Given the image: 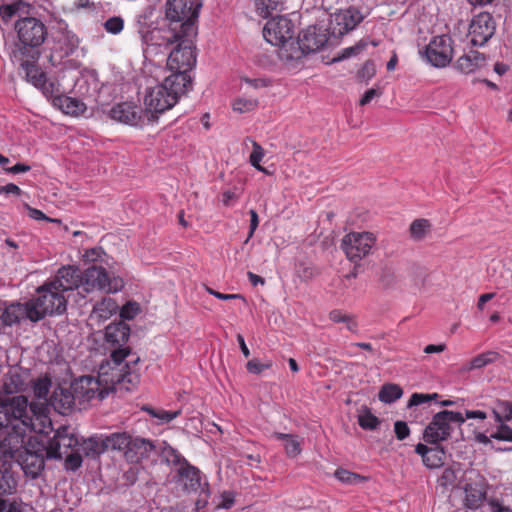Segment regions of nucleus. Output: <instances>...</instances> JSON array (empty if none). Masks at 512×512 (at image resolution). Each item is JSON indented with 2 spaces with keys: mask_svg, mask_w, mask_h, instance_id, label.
<instances>
[{
  "mask_svg": "<svg viewBox=\"0 0 512 512\" xmlns=\"http://www.w3.org/2000/svg\"><path fill=\"white\" fill-rule=\"evenodd\" d=\"M131 437L127 432H116L104 436L106 450L121 451L124 454L128 449Z\"/></svg>",
  "mask_w": 512,
  "mask_h": 512,
  "instance_id": "nucleus-29",
  "label": "nucleus"
},
{
  "mask_svg": "<svg viewBox=\"0 0 512 512\" xmlns=\"http://www.w3.org/2000/svg\"><path fill=\"white\" fill-rule=\"evenodd\" d=\"M50 388H51L50 378H48L47 376L38 378L32 386L33 394L36 399L32 400L31 402H42V403L44 402L49 405L48 395H49Z\"/></svg>",
  "mask_w": 512,
  "mask_h": 512,
  "instance_id": "nucleus-32",
  "label": "nucleus"
},
{
  "mask_svg": "<svg viewBox=\"0 0 512 512\" xmlns=\"http://www.w3.org/2000/svg\"><path fill=\"white\" fill-rule=\"evenodd\" d=\"M74 392L84 400L98 398L104 399L108 394L107 389L100 388V380L90 376H82L73 384Z\"/></svg>",
  "mask_w": 512,
  "mask_h": 512,
  "instance_id": "nucleus-21",
  "label": "nucleus"
},
{
  "mask_svg": "<svg viewBox=\"0 0 512 512\" xmlns=\"http://www.w3.org/2000/svg\"><path fill=\"white\" fill-rule=\"evenodd\" d=\"M29 303L25 304H11L6 308H0V319L3 324L11 326L18 323L23 318H28Z\"/></svg>",
  "mask_w": 512,
  "mask_h": 512,
  "instance_id": "nucleus-25",
  "label": "nucleus"
},
{
  "mask_svg": "<svg viewBox=\"0 0 512 512\" xmlns=\"http://www.w3.org/2000/svg\"><path fill=\"white\" fill-rule=\"evenodd\" d=\"M491 438L501 441H512V428L502 422L497 431L491 434Z\"/></svg>",
  "mask_w": 512,
  "mask_h": 512,
  "instance_id": "nucleus-52",
  "label": "nucleus"
},
{
  "mask_svg": "<svg viewBox=\"0 0 512 512\" xmlns=\"http://www.w3.org/2000/svg\"><path fill=\"white\" fill-rule=\"evenodd\" d=\"M258 106V100L254 98H238L233 104V110L239 113H246L253 111Z\"/></svg>",
  "mask_w": 512,
  "mask_h": 512,
  "instance_id": "nucleus-45",
  "label": "nucleus"
},
{
  "mask_svg": "<svg viewBox=\"0 0 512 512\" xmlns=\"http://www.w3.org/2000/svg\"><path fill=\"white\" fill-rule=\"evenodd\" d=\"M169 42H178L177 46L170 52L167 59V66L172 74H181L185 77V86L191 87V77L188 74L196 64V55L191 37L175 39L168 37Z\"/></svg>",
  "mask_w": 512,
  "mask_h": 512,
  "instance_id": "nucleus-8",
  "label": "nucleus"
},
{
  "mask_svg": "<svg viewBox=\"0 0 512 512\" xmlns=\"http://www.w3.org/2000/svg\"><path fill=\"white\" fill-rule=\"evenodd\" d=\"M207 292L220 300L243 299V296L240 294H224L212 288H207Z\"/></svg>",
  "mask_w": 512,
  "mask_h": 512,
  "instance_id": "nucleus-59",
  "label": "nucleus"
},
{
  "mask_svg": "<svg viewBox=\"0 0 512 512\" xmlns=\"http://www.w3.org/2000/svg\"><path fill=\"white\" fill-rule=\"evenodd\" d=\"M142 410L147 412L151 417L157 418L160 424L169 423L181 414V410L167 411L164 409H155L150 406H144Z\"/></svg>",
  "mask_w": 512,
  "mask_h": 512,
  "instance_id": "nucleus-37",
  "label": "nucleus"
},
{
  "mask_svg": "<svg viewBox=\"0 0 512 512\" xmlns=\"http://www.w3.org/2000/svg\"><path fill=\"white\" fill-rule=\"evenodd\" d=\"M362 13L355 7H349L334 14L331 21L332 33L344 35L353 30L363 20Z\"/></svg>",
  "mask_w": 512,
  "mask_h": 512,
  "instance_id": "nucleus-19",
  "label": "nucleus"
},
{
  "mask_svg": "<svg viewBox=\"0 0 512 512\" xmlns=\"http://www.w3.org/2000/svg\"><path fill=\"white\" fill-rule=\"evenodd\" d=\"M55 105H58L64 113L70 115L83 113L86 108L83 102L66 95L58 97Z\"/></svg>",
  "mask_w": 512,
  "mask_h": 512,
  "instance_id": "nucleus-31",
  "label": "nucleus"
},
{
  "mask_svg": "<svg viewBox=\"0 0 512 512\" xmlns=\"http://www.w3.org/2000/svg\"><path fill=\"white\" fill-rule=\"evenodd\" d=\"M453 40L449 35L433 37L426 46L424 55L426 60L435 67L447 66L453 58Z\"/></svg>",
  "mask_w": 512,
  "mask_h": 512,
  "instance_id": "nucleus-12",
  "label": "nucleus"
},
{
  "mask_svg": "<svg viewBox=\"0 0 512 512\" xmlns=\"http://www.w3.org/2000/svg\"><path fill=\"white\" fill-rule=\"evenodd\" d=\"M381 91L375 88L368 89L359 101L361 106L369 104L375 97L381 95Z\"/></svg>",
  "mask_w": 512,
  "mask_h": 512,
  "instance_id": "nucleus-58",
  "label": "nucleus"
},
{
  "mask_svg": "<svg viewBox=\"0 0 512 512\" xmlns=\"http://www.w3.org/2000/svg\"><path fill=\"white\" fill-rule=\"evenodd\" d=\"M189 90L185 86V77L181 74H171L164 81L148 90L144 98L146 110L154 113H163L171 109Z\"/></svg>",
  "mask_w": 512,
  "mask_h": 512,
  "instance_id": "nucleus-6",
  "label": "nucleus"
},
{
  "mask_svg": "<svg viewBox=\"0 0 512 512\" xmlns=\"http://www.w3.org/2000/svg\"><path fill=\"white\" fill-rule=\"evenodd\" d=\"M303 443V439H300L297 435H291V437L284 443V449L288 457L295 458L298 456L301 451V445Z\"/></svg>",
  "mask_w": 512,
  "mask_h": 512,
  "instance_id": "nucleus-44",
  "label": "nucleus"
},
{
  "mask_svg": "<svg viewBox=\"0 0 512 512\" xmlns=\"http://www.w3.org/2000/svg\"><path fill=\"white\" fill-rule=\"evenodd\" d=\"M452 423L458 426L464 423L463 414L449 410L436 413L423 432V440L428 444L446 441L453 430Z\"/></svg>",
  "mask_w": 512,
  "mask_h": 512,
  "instance_id": "nucleus-9",
  "label": "nucleus"
},
{
  "mask_svg": "<svg viewBox=\"0 0 512 512\" xmlns=\"http://www.w3.org/2000/svg\"><path fill=\"white\" fill-rule=\"evenodd\" d=\"M81 450L85 456L96 458L106 450L104 436H93L84 440L81 444Z\"/></svg>",
  "mask_w": 512,
  "mask_h": 512,
  "instance_id": "nucleus-28",
  "label": "nucleus"
},
{
  "mask_svg": "<svg viewBox=\"0 0 512 512\" xmlns=\"http://www.w3.org/2000/svg\"><path fill=\"white\" fill-rule=\"evenodd\" d=\"M493 414L498 423L510 421L512 419V403L508 401L498 402L493 409Z\"/></svg>",
  "mask_w": 512,
  "mask_h": 512,
  "instance_id": "nucleus-39",
  "label": "nucleus"
},
{
  "mask_svg": "<svg viewBox=\"0 0 512 512\" xmlns=\"http://www.w3.org/2000/svg\"><path fill=\"white\" fill-rule=\"evenodd\" d=\"M156 453V445L153 441L142 437H131L124 458L128 463L138 464L148 460Z\"/></svg>",
  "mask_w": 512,
  "mask_h": 512,
  "instance_id": "nucleus-18",
  "label": "nucleus"
},
{
  "mask_svg": "<svg viewBox=\"0 0 512 512\" xmlns=\"http://www.w3.org/2000/svg\"><path fill=\"white\" fill-rule=\"evenodd\" d=\"M25 72L26 80L37 89L43 85L46 73L37 65L38 60H14Z\"/></svg>",
  "mask_w": 512,
  "mask_h": 512,
  "instance_id": "nucleus-26",
  "label": "nucleus"
},
{
  "mask_svg": "<svg viewBox=\"0 0 512 512\" xmlns=\"http://www.w3.org/2000/svg\"><path fill=\"white\" fill-rule=\"evenodd\" d=\"M374 73L375 67L374 64L370 61H367L359 72L361 77H366L367 79H370L374 75Z\"/></svg>",
  "mask_w": 512,
  "mask_h": 512,
  "instance_id": "nucleus-63",
  "label": "nucleus"
},
{
  "mask_svg": "<svg viewBox=\"0 0 512 512\" xmlns=\"http://www.w3.org/2000/svg\"><path fill=\"white\" fill-rule=\"evenodd\" d=\"M376 242V237L370 232H352L344 236L342 247L347 258L357 263L367 256Z\"/></svg>",
  "mask_w": 512,
  "mask_h": 512,
  "instance_id": "nucleus-11",
  "label": "nucleus"
},
{
  "mask_svg": "<svg viewBox=\"0 0 512 512\" xmlns=\"http://www.w3.org/2000/svg\"><path fill=\"white\" fill-rule=\"evenodd\" d=\"M104 28L108 33L119 34L124 28V20L119 16L111 17L105 21Z\"/></svg>",
  "mask_w": 512,
  "mask_h": 512,
  "instance_id": "nucleus-48",
  "label": "nucleus"
},
{
  "mask_svg": "<svg viewBox=\"0 0 512 512\" xmlns=\"http://www.w3.org/2000/svg\"><path fill=\"white\" fill-rule=\"evenodd\" d=\"M17 481L7 468H4L0 478V491L2 494L11 495L16 491Z\"/></svg>",
  "mask_w": 512,
  "mask_h": 512,
  "instance_id": "nucleus-41",
  "label": "nucleus"
},
{
  "mask_svg": "<svg viewBox=\"0 0 512 512\" xmlns=\"http://www.w3.org/2000/svg\"><path fill=\"white\" fill-rule=\"evenodd\" d=\"M430 230L431 223L424 218L414 220L409 227L410 236L415 241L423 240Z\"/></svg>",
  "mask_w": 512,
  "mask_h": 512,
  "instance_id": "nucleus-33",
  "label": "nucleus"
},
{
  "mask_svg": "<svg viewBox=\"0 0 512 512\" xmlns=\"http://www.w3.org/2000/svg\"><path fill=\"white\" fill-rule=\"evenodd\" d=\"M328 41L325 31L316 25L309 26L299 36V45L302 51L315 52L321 49Z\"/></svg>",
  "mask_w": 512,
  "mask_h": 512,
  "instance_id": "nucleus-22",
  "label": "nucleus"
},
{
  "mask_svg": "<svg viewBox=\"0 0 512 512\" xmlns=\"http://www.w3.org/2000/svg\"><path fill=\"white\" fill-rule=\"evenodd\" d=\"M50 405L29 402L24 395L0 397V444H23L28 433H47L52 429Z\"/></svg>",
  "mask_w": 512,
  "mask_h": 512,
  "instance_id": "nucleus-1",
  "label": "nucleus"
},
{
  "mask_svg": "<svg viewBox=\"0 0 512 512\" xmlns=\"http://www.w3.org/2000/svg\"><path fill=\"white\" fill-rule=\"evenodd\" d=\"M26 387V378L17 367H12L4 376L3 390L6 394L21 392Z\"/></svg>",
  "mask_w": 512,
  "mask_h": 512,
  "instance_id": "nucleus-24",
  "label": "nucleus"
},
{
  "mask_svg": "<svg viewBox=\"0 0 512 512\" xmlns=\"http://www.w3.org/2000/svg\"><path fill=\"white\" fill-rule=\"evenodd\" d=\"M199 8L198 0H167L165 16L172 38L181 39L196 34Z\"/></svg>",
  "mask_w": 512,
  "mask_h": 512,
  "instance_id": "nucleus-5",
  "label": "nucleus"
},
{
  "mask_svg": "<svg viewBox=\"0 0 512 512\" xmlns=\"http://www.w3.org/2000/svg\"><path fill=\"white\" fill-rule=\"evenodd\" d=\"M358 423L362 429L374 430L379 426L380 420L378 419V417H376L374 414H372L370 409L366 408L358 416Z\"/></svg>",
  "mask_w": 512,
  "mask_h": 512,
  "instance_id": "nucleus-40",
  "label": "nucleus"
},
{
  "mask_svg": "<svg viewBox=\"0 0 512 512\" xmlns=\"http://www.w3.org/2000/svg\"><path fill=\"white\" fill-rule=\"evenodd\" d=\"M28 303V319L37 322L46 315L63 313L67 300L63 293L47 283L38 289V296Z\"/></svg>",
  "mask_w": 512,
  "mask_h": 512,
  "instance_id": "nucleus-7",
  "label": "nucleus"
},
{
  "mask_svg": "<svg viewBox=\"0 0 512 512\" xmlns=\"http://www.w3.org/2000/svg\"><path fill=\"white\" fill-rule=\"evenodd\" d=\"M263 157V148L257 142H253V150L249 158L251 165L255 167L257 170H263V166L260 165V162L263 159Z\"/></svg>",
  "mask_w": 512,
  "mask_h": 512,
  "instance_id": "nucleus-50",
  "label": "nucleus"
},
{
  "mask_svg": "<svg viewBox=\"0 0 512 512\" xmlns=\"http://www.w3.org/2000/svg\"><path fill=\"white\" fill-rule=\"evenodd\" d=\"M255 11L258 16L268 18L281 5V0H255Z\"/></svg>",
  "mask_w": 512,
  "mask_h": 512,
  "instance_id": "nucleus-36",
  "label": "nucleus"
},
{
  "mask_svg": "<svg viewBox=\"0 0 512 512\" xmlns=\"http://www.w3.org/2000/svg\"><path fill=\"white\" fill-rule=\"evenodd\" d=\"M142 115L143 110L132 102L116 104L110 110L111 119L131 126H138L142 122Z\"/></svg>",
  "mask_w": 512,
  "mask_h": 512,
  "instance_id": "nucleus-20",
  "label": "nucleus"
},
{
  "mask_svg": "<svg viewBox=\"0 0 512 512\" xmlns=\"http://www.w3.org/2000/svg\"><path fill=\"white\" fill-rule=\"evenodd\" d=\"M66 455V458H65V469L66 470H70V471H76L77 469H79L82 465V457L81 455L78 453V452H71V453H67L65 454Z\"/></svg>",
  "mask_w": 512,
  "mask_h": 512,
  "instance_id": "nucleus-49",
  "label": "nucleus"
},
{
  "mask_svg": "<svg viewBox=\"0 0 512 512\" xmlns=\"http://www.w3.org/2000/svg\"><path fill=\"white\" fill-rule=\"evenodd\" d=\"M438 396L437 393L433 394H423V393H413L409 400V406H417L426 402L435 399Z\"/></svg>",
  "mask_w": 512,
  "mask_h": 512,
  "instance_id": "nucleus-54",
  "label": "nucleus"
},
{
  "mask_svg": "<svg viewBox=\"0 0 512 512\" xmlns=\"http://www.w3.org/2000/svg\"><path fill=\"white\" fill-rule=\"evenodd\" d=\"M403 394L400 386L397 384H384L378 394V398L381 402L392 403L398 400Z\"/></svg>",
  "mask_w": 512,
  "mask_h": 512,
  "instance_id": "nucleus-35",
  "label": "nucleus"
},
{
  "mask_svg": "<svg viewBox=\"0 0 512 512\" xmlns=\"http://www.w3.org/2000/svg\"><path fill=\"white\" fill-rule=\"evenodd\" d=\"M59 86H60L59 83L48 81L47 76H46L43 81V85L40 86L38 89L41 90V92L47 98H53L54 104H55V103H57V98L62 96Z\"/></svg>",
  "mask_w": 512,
  "mask_h": 512,
  "instance_id": "nucleus-46",
  "label": "nucleus"
},
{
  "mask_svg": "<svg viewBox=\"0 0 512 512\" xmlns=\"http://www.w3.org/2000/svg\"><path fill=\"white\" fill-rule=\"evenodd\" d=\"M130 336V328L124 322L109 324L105 329V340L111 346L115 347L111 351V367L110 377L104 378L106 383L110 382L111 389L131 391L140 382V374L136 370L139 358L130 363L123 364L125 358L130 354V348L124 347Z\"/></svg>",
  "mask_w": 512,
  "mask_h": 512,
  "instance_id": "nucleus-2",
  "label": "nucleus"
},
{
  "mask_svg": "<svg viewBox=\"0 0 512 512\" xmlns=\"http://www.w3.org/2000/svg\"><path fill=\"white\" fill-rule=\"evenodd\" d=\"M272 367V362L269 361V362H266V363H261L259 360L257 359H252V360H249L246 364V368H247V371L249 373H252V374H260L262 373L265 369H269Z\"/></svg>",
  "mask_w": 512,
  "mask_h": 512,
  "instance_id": "nucleus-53",
  "label": "nucleus"
},
{
  "mask_svg": "<svg viewBox=\"0 0 512 512\" xmlns=\"http://www.w3.org/2000/svg\"><path fill=\"white\" fill-rule=\"evenodd\" d=\"M334 475L340 482L351 485L361 484L368 480L367 477L346 469H337Z\"/></svg>",
  "mask_w": 512,
  "mask_h": 512,
  "instance_id": "nucleus-38",
  "label": "nucleus"
},
{
  "mask_svg": "<svg viewBox=\"0 0 512 512\" xmlns=\"http://www.w3.org/2000/svg\"><path fill=\"white\" fill-rule=\"evenodd\" d=\"M138 312L139 305L136 302H128L122 307L120 315L125 319H132L137 315Z\"/></svg>",
  "mask_w": 512,
  "mask_h": 512,
  "instance_id": "nucleus-57",
  "label": "nucleus"
},
{
  "mask_svg": "<svg viewBox=\"0 0 512 512\" xmlns=\"http://www.w3.org/2000/svg\"><path fill=\"white\" fill-rule=\"evenodd\" d=\"M445 451L442 447L436 446L430 448L426 457L423 459V464L429 468H439L444 464Z\"/></svg>",
  "mask_w": 512,
  "mask_h": 512,
  "instance_id": "nucleus-34",
  "label": "nucleus"
},
{
  "mask_svg": "<svg viewBox=\"0 0 512 512\" xmlns=\"http://www.w3.org/2000/svg\"><path fill=\"white\" fill-rule=\"evenodd\" d=\"M366 47H367V43L365 41L361 40L351 47L344 48L341 51V53L333 59V61L337 62V61H341V60L350 58L352 56H356L360 52H362Z\"/></svg>",
  "mask_w": 512,
  "mask_h": 512,
  "instance_id": "nucleus-47",
  "label": "nucleus"
},
{
  "mask_svg": "<svg viewBox=\"0 0 512 512\" xmlns=\"http://www.w3.org/2000/svg\"><path fill=\"white\" fill-rule=\"evenodd\" d=\"M163 456L169 463L177 468L178 483L187 492H196L201 486V471L191 465L181 454L171 446H166L162 450Z\"/></svg>",
  "mask_w": 512,
  "mask_h": 512,
  "instance_id": "nucleus-10",
  "label": "nucleus"
},
{
  "mask_svg": "<svg viewBox=\"0 0 512 512\" xmlns=\"http://www.w3.org/2000/svg\"><path fill=\"white\" fill-rule=\"evenodd\" d=\"M17 42L12 51V60H39L41 56L40 47L48 36L46 25L36 17H21L15 24Z\"/></svg>",
  "mask_w": 512,
  "mask_h": 512,
  "instance_id": "nucleus-4",
  "label": "nucleus"
},
{
  "mask_svg": "<svg viewBox=\"0 0 512 512\" xmlns=\"http://www.w3.org/2000/svg\"><path fill=\"white\" fill-rule=\"evenodd\" d=\"M0 193L13 194L15 196H20L22 191L16 184L9 183L7 185L0 186Z\"/></svg>",
  "mask_w": 512,
  "mask_h": 512,
  "instance_id": "nucleus-61",
  "label": "nucleus"
},
{
  "mask_svg": "<svg viewBox=\"0 0 512 512\" xmlns=\"http://www.w3.org/2000/svg\"><path fill=\"white\" fill-rule=\"evenodd\" d=\"M49 284L63 294L80 287L86 293L94 290L116 293L124 287L121 277L111 276L105 268L96 265L87 268L84 272L74 265L63 266Z\"/></svg>",
  "mask_w": 512,
  "mask_h": 512,
  "instance_id": "nucleus-3",
  "label": "nucleus"
},
{
  "mask_svg": "<svg viewBox=\"0 0 512 512\" xmlns=\"http://www.w3.org/2000/svg\"><path fill=\"white\" fill-rule=\"evenodd\" d=\"M31 169L29 165H26L24 163H17L16 165L12 167H5L4 170L8 173L17 174V173H25L28 172Z\"/></svg>",
  "mask_w": 512,
  "mask_h": 512,
  "instance_id": "nucleus-62",
  "label": "nucleus"
},
{
  "mask_svg": "<svg viewBox=\"0 0 512 512\" xmlns=\"http://www.w3.org/2000/svg\"><path fill=\"white\" fill-rule=\"evenodd\" d=\"M329 318L335 323L345 322L348 320V315L344 314L341 310H332L329 313Z\"/></svg>",
  "mask_w": 512,
  "mask_h": 512,
  "instance_id": "nucleus-64",
  "label": "nucleus"
},
{
  "mask_svg": "<svg viewBox=\"0 0 512 512\" xmlns=\"http://www.w3.org/2000/svg\"><path fill=\"white\" fill-rule=\"evenodd\" d=\"M498 354L496 352H485L474 357L469 363V369H480L492 363Z\"/></svg>",
  "mask_w": 512,
  "mask_h": 512,
  "instance_id": "nucleus-43",
  "label": "nucleus"
},
{
  "mask_svg": "<svg viewBox=\"0 0 512 512\" xmlns=\"http://www.w3.org/2000/svg\"><path fill=\"white\" fill-rule=\"evenodd\" d=\"M496 24L488 12L476 15L469 26V36L474 46L484 45L495 33Z\"/></svg>",
  "mask_w": 512,
  "mask_h": 512,
  "instance_id": "nucleus-16",
  "label": "nucleus"
},
{
  "mask_svg": "<svg viewBox=\"0 0 512 512\" xmlns=\"http://www.w3.org/2000/svg\"><path fill=\"white\" fill-rule=\"evenodd\" d=\"M465 505L470 509H478L486 498V492L476 484H467L464 489Z\"/></svg>",
  "mask_w": 512,
  "mask_h": 512,
  "instance_id": "nucleus-27",
  "label": "nucleus"
},
{
  "mask_svg": "<svg viewBox=\"0 0 512 512\" xmlns=\"http://www.w3.org/2000/svg\"><path fill=\"white\" fill-rule=\"evenodd\" d=\"M250 227H249V235L248 237L251 238L254 235L255 230L257 229L259 225V217L255 210H250Z\"/></svg>",
  "mask_w": 512,
  "mask_h": 512,
  "instance_id": "nucleus-60",
  "label": "nucleus"
},
{
  "mask_svg": "<svg viewBox=\"0 0 512 512\" xmlns=\"http://www.w3.org/2000/svg\"><path fill=\"white\" fill-rule=\"evenodd\" d=\"M77 437L69 431L68 427L62 426L55 431L54 436L45 444L46 458L62 459L70 449L78 446Z\"/></svg>",
  "mask_w": 512,
  "mask_h": 512,
  "instance_id": "nucleus-15",
  "label": "nucleus"
},
{
  "mask_svg": "<svg viewBox=\"0 0 512 512\" xmlns=\"http://www.w3.org/2000/svg\"><path fill=\"white\" fill-rule=\"evenodd\" d=\"M294 36L292 21L284 16L269 20L263 28V37L274 46H281Z\"/></svg>",
  "mask_w": 512,
  "mask_h": 512,
  "instance_id": "nucleus-14",
  "label": "nucleus"
},
{
  "mask_svg": "<svg viewBox=\"0 0 512 512\" xmlns=\"http://www.w3.org/2000/svg\"><path fill=\"white\" fill-rule=\"evenodd\" d=\"M457 480L456 472L452 468H445L439 479L440 485L447 487L453 486Z\"/></svg>",
  "mask_w": 512,
  "mask_h": 512,
  "instance_id": "nucleus-55",
  "label": "nucleus"
},
{
  "mask_svg": "<svg viewBox=\"0 0 512 512\" xmlns=\"http://www.w3.org/2000/svg\"><path fill=\"white\" fill-rule=\"evenodd\" d=\"M103 256H105V252L101 247H94L87 249L83 254V260L85 262H102Z\"/></svg>",
  "mask_w": 512,
  "mask_h": 512,
  "instance_id": "nucleus-51",
  "label": "nucleus"
},
{
  "mask_svg": "<svg viewBox=\"0 0 512 512\" xmlns=\"http://www.w3.org/2000/svg\"><path fill=\"white\" fill-rule=\"evenodd\" d=\"M78 45L79 39L74 33L68 31L58 33L51 47L49 62L53 66L59 65L64 58L73 54Z\"/></svg>",
  "mask_w": 512,
  "mask_h": 512,
  "instance_id": "nucleus-17",
  "label": "nucleus"
},
{
  "mask_svg": "<svg viewBox=\"0 0 512 512\" xmlns=\"http://www.w3.org/2000/svg\"><path fill=\"white\" fill-rule=\"evenodd\" d=\"M117 302L110 298L104 297L100 302H97L93 307V316L101 320H107L118 311Z\"/></svg>",
  "mask_w": 512,
  "mask_h": 512,
  "instance_id": "nucleus-30",
  "label": "nucleus"
},
{
  "mask_svg": "<svg viewBox=\"0 0 512 512\" xmlns=\"http://www.w3.org/2000/svg\"><path fill=\"white\" fill-rule=\"evenodd\" d=\"M394 432H395L396 438L398 440L402 441L409 436L410 428L408 427L406 422L399 420L394 423Z\"/></svg>",
  "mask_w": 512,
  "mask_h": 512,
  "instance_id": "nucleus-56",
  "label": "nucleus"
},
{
  "mask_svg": "<svg viewBox=\"0 0 512 512\" xmlns=\"http://www.w3.org/2000/svg\"><path fill=\"white\" fill-rule=\"evenodd\" d=\"M45 457V444L29 440L28 446L20 454L19 462L26 475L36 478L44 469Z\"/></svg>",
  "mask_w": 512,
  "mask_h": 512,
  "instance_id": "nucleus-13",
  "label": "nucleus"
},
{
  "mask_svg": "<svg viewBox=\"0 0 512 512\" xmlns=\"http://www.w3.org/2000/svg\"><path fill=\"white\" fill-rule=\"evenodd\" d=\"M53 405L56 409H59V411L64 414L74 405V397L70 392L61 389V398L58 400L57 393L55 392Z\"/></svg>",
  "mask_w": 512,
  "mask_h": 512,
  "instance_id": "nucleus-42",
  "label": "nucleus"
},
{
  "mask_svg": "<svg viewBox=\"0 0 512 512\" xmlns=\"http://www.w3.org/2000/svg\"><path fill=\"white\" fill-rule=\"evenodd\" d=\"M485 61L484 54L471 50L457 59L455 67L461 73L470 74L481 68Z\"/></svg>",
  "mask_w": 512,
  "mask_h": 512,
  "instance_id": "nucleus-23",
  "label": "nucleus"
}]
</instances>
